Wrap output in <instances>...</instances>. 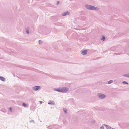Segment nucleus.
Returning a JSON list of instances; mask_svg holds the SVG:
<instances>
[{"instance_id":"f03ea898","label":"nucleus","mask_w":129,"mask_h":129,"mask_svg":"<svg viewBox=\"0 0 129 129\" xmlns=\"http://www.w3.org/2000/svg\"><path fill=\"white\" fill-rule=\"evenodd\" d=\"M69 88L67 87H62L57 89H55L54 90L61 92H64L68 91Z\"/></svg>"},{"instance_id":"6ab92c4d","label":"nucleus","mask_w":129,"mask_h":129,"mask_svg":"<svg viewBox=\"0 0 129 129\" xmlns=\"http://www.w3.org/2000/svg\"><path fill=\"white\" fill-rule=\"evenodd\" d=\"M30 123H31V122H33V123H34V121L33 120H31L30 121Z\"/></svg>"},{"instance_id":"f8f14e48","label":"nucleus","mask_w":129,"mask_h":129,"mask_svg":"<svg viewBox=\"0 0 129 129\" xmlns=\"http://www.w3.org/2000/svg\"><path fill=\"white\" fill-rule=\"evenodd\" d=\"M123 76L125 77H129V73L127 74H124L123 75Z\"/></svg>"},{"instance_id":"9b49d317","label":"nucleus","mask_w":129,"mask_h":129,"mask_svg":"<svg viewBox=\"0 0 129 129\" xmlns=\"http://www.w3.org/2000/svg\"><path fill=\"white\" fill-rule=\"evenodd\" d=\"M26 32L27 34H28L29 33V29L28 27L26 28L25 29Z\"/></svg>"},{"instance_id":"dca6fc26","label":"nucleus","mask_w":129,"mask_h":129,"mask_svg":"<svg viewBox=\"0 0 129 129\" xmlns=\"http://www.w3.org/2000/svg\"><path fill=\"white\" fill-rule=\"evenodd\" d=\"M22 105L24 107H25L26 106V104L24 103H23L22 104Z\"/></svg>"},{"instance_id":"6e6552de","label":"nucleus","mask_w":129,"mask_h":129,"mask_svg":"<svg viewBox=\"0 0 129 129\" xmlns=\"http://www.w3.org/2000/svg\"><path fill=\"white\" fill-rule=\"evenodd\" d=\"M103 125L105 126L107 129H113V128L110 127L109 125H107L106 124H104Z\"/></svg>"},{"instance_id":"f257e3e1","label":"nucleus","mask_w":129,"mask_h":129,"mask_svg":"<svg viewBox=\"0 0 129 129\" xmlns=\"http://www.w3.org/2000/svg\"><path fill=\"white\" fill-rule=\"evenodd\" d=\"M84 7L87 9L90 10L97 11L100 9L98 7L87 4L85 5Z\"/></svg>"},{"instance_id":"423d86ee","label":"nucleus","mask_w":129,"mask_h":129,"mask_svg":"<svg viewBox=\"0 0 129 129\" xmlns=\"http://www.w3.org/2000/svg\"><path fill=\"white\" fill-rule=\"evenodd\" d=\"M48 103L49 105H54L55 104V102L54 101L51 100L49 101L48 102Z\"/></svg>"},{"instance_id":"2eb2a0df","label":"nucleus","mask_w":129,"mask_h":129,"mask_svg":"<svg viewBox=\"0 0 129 129\" xmlns=\"http://www.w3.org/2000/svg\"><path fill=\"white\" fill-rule=\"evenodd\" d=\"M122 83L123 84H128V83L125 81H123L122 82Z\"/></svg>"},{"instance_id":"a211bd4d","label":"nucleus","mask_w":129,"mask_h":129,"mask_svg":"<svg viewBox=\"0 0 129 129\" xmlns=\"http://www.w3.org/2000/svg\"><path fill=\"white\" fill-rule=\"evenodd\" d=\"M63 110H64V112L65 113H67V110L66 109H64Z\"/></svg>"},{"instance_id":"ddd939ff","label":"nucleus","mask_w":129,"mask_h":129,"mask_svg":"<svg viewBox=\"0 0 129 129\" xmlns=\"http://www.w3.org/2000/svg\"><path fill=\"white\" fill-rule=\"evenodd\" d=\"M105 39V38L104 36H103L101 40L103 41H104Z\"/></svg>"},{"instance_id":"1a4fd4ad","label":"nucleus","mask_w":129,"mask_h":129,"mask_svg":"<svg viewBox=\"0 0 129 129\" xmlns=\"http://www.w3.org/2000/svg\"><path fill=\"white\" fill-rule=\"evenodd\" d=\"M0 80L3 81H6L5 78L2 76H0Z\"/></svg>"},{"instance_id":"20e7f679","label":"nucleus","mask_w":129,"mask_h":129,"mask_svg":"<svg viewBox=\"0 0 129 129\" xmlns=\"http://www.w3.org/2000/svg\"><path fill=\"white\" fill-rule=\"evenodd\" d=\"M41 89V86H36L33 87L32 89L35 91H37Z\"/></svg>"},{"instance_id":"7ed1b4c3","label":"nucleus","mask_w":129,"mask_h":129,"mask_svg":"<svg viewBox=\"0 0 129 129\" xmlns=\"http://www.w3.org/2000/svg\"><path fill=\"white\" fill-rule=\"evenodd\" d=\"M97 96L99 98L101 99H103L106 97L105 95L101 93H98L97 95Z\"/></svg>"},{"instance_id":"f3484780","label":"nucleus","mask_w":129,"mask_h":129,"mask_svg":"<svg viewBox=\"0 0 129 129\" xmlns=\"http://www.w3.org/2000/svg\"><path fill=\"white\" fill-rule=\"evenodd\" d=\"M39 43L40 44H41L43 43V42L41 40H40L39 41Z\"/></svg>"},{"instance_id":"5701e85b","label":"nucleus","mask_w":129,"mask_h":129,"mask_svg":"<svg viewBox=\"0 0 129 129\" xmlns=\"http://www.w3.org/2000/svg\"><path fill=\"white\" fill-rule=\"evenodd\" d=\"M61 25V24L60 23H59V24H57V25Z\"/></svg>"},{"instance_id":"412c9836","label":"nucleus","mask_w":129,"mask_h":129,"mask_svg":"<svg viewBox=\"0 0 129 129\" xmlns=\"http://www.w3.org/2000/svg\"><path fill=\"white\" fill-rule=\"evenodd\" d=\"M9 109H10V111L11 112H12V109L11 108V107H10L9 108Z\"/></svg>"},{"instance_id":"4468645a","label":"nucleus","mask_w":129,"mask_h":129,"mask_svg":"<svg viewBox=\"0 0 129 129\" xmlns=\"http://www.w3.org/2000/svg\"><path fill=\"white\" fill-rule=\"evenodd\" d=\"M113 81L112 80H110L108 81V83L109 84H111L113 82Z\"/></svg>"},{"instance_id":"4be33fe9","label":"nucleus","mask_w":129,"mask_h":129,"mask_svg":"<svg viewBox=\"0 0 129 129\" xmlns=\"http://www.w3.org/2000/svg\"><path fill=\"white\" fill-rule=\"evenodd\" d=\"M59 1H57V5H58L59 4Z\"/></svg>"},{"instance_id":"aec40b11","label":"nucleus","mask_w":129,"mask_h":129,"mask_svg":"<svg viewBox=\"0 0 129 129\" xmlns=\"http://www.w3.org/2000/svg\"><path fill=\"white\" fill-rule=\"evenodd\" d=\"M100 129H104V127L103 126H102L100 127Z\"/></svg>"},{"instance_id":"9d476101","label":"nucleus","mask_w":129,"mask_h":129,"mask_svg":"<svg viewBox=\"0 0 129 129\" xmlns=\"http://www.w3.org/2000/svg\"><path fill=\"white\" fill-rule=\"evenodd\" d=\"M68 14H69V13L67 11L63 13L62 15L63 16H65L67 15Z\"/></svg>"},{"instance_id":"39448f33","label":"nucleus","mask_w":129,"mask_h":129,"mask_svg":"<svg viewBox=\"0 0 129 129\" xmlns=\"http://www.w3.org/2000/svg\"><path fill=\"white\" fill-rule=\"evenodd\" d=\"M81 53L83 55H85L87 54V50H83L81 51Z\"/></svg>"},{"instance_id":"b1692460","label":"nucleus","mask_w":129,"mask_h":129,"mask_svg":"<svg viewBox=\"0 0 129 129\" xmlns=\"http://www.w3.org/2000/svg\"><path fill=\"white\" fill-rule=\"evenodd\" d=\"M40 104H41L42 103V101H40Z\"/></svg>"},{"instance_id":"0eeeda50","label":"nucleus","mask_w":129,"mask_h":129,"mask_svg":"<svg viewBox=\"0 0 129 129\" xmlns=\"http://www.w3.org/2000/svg\"><path fill=\"white\" fill-rule=\"evenodd\" d=\"M55 125L54 124H53L50 126H49L48 127H47L50 129H52L54 127H55Z\"/></svg>"}]
</instances>
